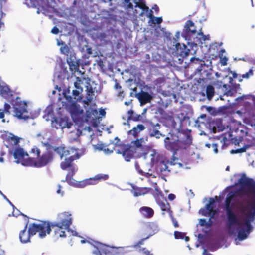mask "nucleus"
Here are the masks:
<instances>
[{
  "instance_id": "f257e3e1",
  "label": "nucleus",
  "mask_w": 255,
  "mask_h": 255,
  "mask_svg": "<svg viewBox=\"0 0 255 255\" xmlns=\"http://www.w3.org/2000/svg\"><path fill=\"white\" fill-rule=\"evenodd\" d=\"M238 183L242 187L248 186L251 188L253 204L249 218L242 222L239 220L235 210L234 204L232 203L235 193L233 192H229L225 199L224 209L227 216L226 225L230 233L236 235L235 241L237 245L239 244V241L245 240L249 237L252 229L250 222L254 220L255 215V181L252 178L247 177L244 173L238 180Z\"/></svg>"
},
{
  "instance_id": "f03ea898",
  "label": "nucleus",
  "mask_w": 255,
  "mask_h": 255,
  "mask_svg": "<svg viewBox=\"0 0 255 255\" xmlns=\"http://www.w3.org/2000/svg\"><path fill=\"white\" fill-rule=\"evenodd\" d=\"M71 223V214L66 212L61 213L58 214L57 221L52 222L51 225L48 222L43 221L29 224L28 232H26V224L24 229L19 233V239L22 243H27L30 241V236L35 235L37 232L39 238H44L47 234H49L51 232V226L59 228V236L61 237H66L65 232L63 231V229L66 230L68 232L71 233L72 235L77 236L78 233L69 229Z\"/></svg>"
},
{
  "instance_id": "7ed1b4c3",
  "label": "nucleus",
  "mask_w": 255,
  "mask_h": 255,
  "mask_svg": "<svg viewBox=\"0 0 255 255\" xmlns=\"http://www.w3.org/2000/svg\"><path fill=\"white\" fill-rule=\"evenodd\" d=\"M171 126L174 128L166 136L164 139V147L167 150L175 152L180 149L185 148L192 142V138L189 130L175 129L176 122L171 120Z\"/></svg>"
},
{
  "instance_id": "20e7f679",
  "label": "nucleus",
  "mask_w": 255,
  "mask_h": 255,
  "mask_svg": "<svg viewBox=\"0 0 255 255\" xmlns=\"http://www.w3.org/2000/svg\"><path fill=\"white\" fill-rule=\"evenodd\" d=\"M132 246L115 247L96 242L93 245L91 255H117L118 253H126L132 251Z\"/></svg>"
},
{
  "instance_id": "39448f33",
  "label": "nucleus",
  "mask_w": 255,
  "mask_h": 255,
  "mask_svg": "<svg viewBox=\"0 0 255 255\" xmlns=\"http://www.w3.org/2000/svg\"><path fill=\"white\" fill-rule=\"evenodd\" d=\"M81 155V154L78 153H76L74 155L65 158L64 161L60 164V167L62 169L65 170L69 168L65 179V181L68 184H73L75 183V180L73 178V176L78 170L77 165L72 164V162L75 159H79Z\"/></svg>"
},
{
  "instance_id": "423d86ee",
  "label": "nucleus",
  "mask_w": 255,
  "mask_h": 255,
  "mask_svg": "<svg viewBox=\"0 0 255 255\" xmlns=\"http://www.w3.org/2000/svg\"><path fill=\"white\" fill-rule=\"evenodd\" d=\"M14 116L20 119L26 120L28 119H34L38 117L39 113L35 112L30 115H26L28 113L27 108V105L24 101H22L20 98L16 97L15 100L12 102Z\"/></svg>"
},
{
  "instance_id": "0eeeda50",
  "label": "nucleus",
  "mask_w": 255,
  "mask_h": 255,
  "mask_svg": "<svg viewBox=\"0 0 255 255\" xmlns=\"http://www.w3.org/2000/svg\"><path fill=\"white\" fill-rule=\"evenodd\" d=\"M53 160L52 153L50 151H46L41 156H39L37 161L31 158H28L26 161L22 163L24 166H33L35 167H42L46 166Z\"/></svg>"
},
{
  "instance_id": "6e6552de",
  "label": "nucleus",
  "mask_w": 255,
  "mask_h": 255,
  "mask_svg": "<svg viewBox=\"0 0 255 255\" xmlns=\"http://www.w3.org/2000/svg\"><path fill=\"white\" fill-rule=\"evenodd\" d=\"M132 1L135 4V9L133 11L135 16L140 18L146 15L149 20H151V17H154L152 10H149L144 0H132Z\"/></svg>"
},
{
  "instance_id": "1a4fd4ad",
  "label": "nucleus",
  "mask_w": 255,
  "mask_h": 255,
  "mask_svg": "<svg viewBox=\"0 0 255 255\" xmlns=\"http://www.w3.org/2000/svg\"><path fill=\"white\" fill-rule=\"evenodd\" d=\"M67 109L71 114V117L75 123L82 122L84 111L76 101L68 102Z\"/></svg>"
},
{
  "instance_id": "9d476101",
  "label": "nucleus",
  "mask_w": 255,
  "mask_h": 255,
  "mask_svg": "<svg viewBox=\"0 0 255 255\" xmlns=\"http://www.w3.org/2000/svg\"><path fill=\"white\" fill-rule=\"evenodd\" d=\"M173 47H170L169 51L174 56H180L184 58L189 55L190 50L187 48L185 44H181L177 42L176 39L174 38H173Z\"/></svg>"
},
{
  "instance_id": "9b49d317",
  "label": "nucleus",
  "mask_w": 255,
  "mask_h": 255,
  "mask_svg": "<svg viewBox=\"0 0 255 255\" xmlns=\"http://www.w3.org/2000/svg\"><path fill=\"white\" fill-rule=\"evenodd\" d=\"M196 32V29L193 22L191 20H188L185 24L184 29L181 35L186 40L188 41L187 44L190 47L192 42H190V41H191L192 38L194 39V37L193 36L195 34Z\"/></svg>"
},
{
  "instance_id": "f8f14e48",
  "label": "nucleus",
  "mask_w": 255,
  "mask_h": 255,
  "mask_svg": "<svg viewBox=\"0 0 255 255\" xmlns=\"http://www.w3.org/2000/svg\"><path fill=\"white\" fill-rule=\"evenodd\" d=\"M151 155L152 156L151 160V163L153 165L157 164L156 171L158 174L164 176L170 172V170L168 169V167L164 161H160V157L158 154H152Z\"/></svg>"
},
{
  "instance_id": "ddd939ff",
  "label": "nucleus",
  "mask_w": 255,
  "mask_h": 255,
  "mask_svg": "<svg viewBox=\"0 0 255 255\" xmlns=\"http://www.w3.org/2000/svg\"><path fill=\"white\" fill-rule=\"evenodd\" d=\"M72 123L69 122V118L64 117H54L51 123V127L56 129L61 128L62 130L65 128H70Z\"/></svg>"
},
{
  "instance_id": "4468645a",
  "label": "nucleus",
  "mask_w": 255,
  "mask_h": 255,
  "mask_svg": "<svg viewBox=\"0 0 255 255\" xmlns=\"http://www.w3.org/2000/svg\"><path fill=\"white\" fill-rule=\"evenodd\" d=\"M226 78L229 79L230 84H224L222 90L224 92V95L232 96L237 92L238 89H240V84L233 83V80L231 77L226 76Z\"/></svg>"
},
{
  "instance_id": "2eb2a0df",
  "label": "nucleus",
  "mask_w": 255,
  "mask_h": 255,
  "mask_svg": "<svg viewBox=\"0 0 255 255\" xmlns=\"http://www.w3.org/2000/svg\"><path fill=\"white\" fill-rule=\"evenodd\" d=\"M161 128V125L159 123L154 124L151 122L148 128V133L150 137H155L159 139L161 137H164L165 135L162 134L159 129Z\"/></svg>"
},
{
  "instance_id": "dca6fc26",
  "label": "nucleus",
  "mask_w": 255,
  "mask_h": 255,
  "mask_svg": "<svg viewBox=\"0 0 255 255\" xmlns=\"http://www.w3.org/2000/svg\"><path fill=\"white\" fill-rule=\"evenodd\" d=\"M20 138L11 133H8L4 136V144L7 148L17 145L19 143Z\"/></svg>"
},
{
  "instance_id": "f3484780",
  "label": "nucleus",
  "mask_w": 255,
  "mask_h": 255,
  "mask_svg": "<svg viewBox=\"0 0 255 255\" xmlns=\"http://www.w3.org/2000/svg\"><path fill=\"white\" fill-rule=\"evenodd\" d=\"M13 155L15 158V163L19 164L21 163L26 160H24L23 158L25 156H28V154L25 152L22 148L17 147L16 148L13 153Z\"/></svg>"
},
{
  "instance_id": "a211bd4d",
  "label": "nucleus",
  "mask_w": 255,
  "mask_h": 255,
  "mask_svg": "<svg viewBox=\"0 0 255 255\" xmlns=\"http://www.w3.org/2000/svg\"><path fill=\"white\" fill-rule=\"evenodd\" d=\"M82 91H80L75 89L72 90V95H67L66 93H64V97L67 102L80 101L83 96L82 94Z\"/></svg>"
},
{
  "instance_id": "6ab92c4d",
  "label": "nucleus",
  "mask_w": 255,
  "mask_h": 255,
  "mask_svg": "<svg viewBox=\"0 0 255 255\" xmlns=\"http://www.w3.org/2000/svg\"><path fill=\"white\" fill-rule=\"evenodd\" d=\"M134 149H131V145H124L122 148V156L127 162L130 161L133 157Z\"/></svg>"
},
{
  "instance_id": "aec40b11",
  "label": "nucleus",
  "mask_w": 255,
  "mask_h": 255,
  "mask_svg": "<svg viewBox=\"0 0 255 255\" xmlns=\"http://www.w3.org/2000/svg\"><path fill=\"white\" fill-rule=\"evenodd\" d=\"M156 201L157 204L159 205L162 211V215H164L166 212H168L169 215L171 214V211L170 210V205L166 199L162 198V199H161L160 198H157Z\"/></svg>"
},
{
  "instance_id": "412c9836",
  "label": "nucleus",
  "mask_w": 255,
  "mask_h": 255,
  "mask_svg": "<svg viewBox=\"0 0 255 255\" xmlns=\"http://www.w3.org/2000/svg\"><path fill=\"white\" fill-rule=\"evenodd\" d=\"M210 38L209 35H205L202 32L198 33L197 36L194 38V41L191 43V47L196 46L197 43L202 44L203 42L206 40H209Z\"/></svg>"
},
{
  "instance_id": "4be33fe9",
  "label": "nucleus",
  "mask_w": 255,
  "mask_h": 255,
  "mask_svg": "<svg viewBox=\"0 0 255 255\" xmlns=\"http://www.w3.org/2000/svg\"><path fill=\"white\" fill-rule=\"evenodd\" d=\"M176 120L179 122L180 126L187 127L190 125V118L186 114L180 113L177 114Z\"/></svg>"
},
{
  "instance_id": "5701e85b",
  "label": "nucleus",
  "mask_w": 255,
  "mask_h": 255,
  "mask_svg": "<svg viewBox=\"0 0 255 255\" xmlns=\"http://www.w3.org/2000/svg\"><path fill=\"white\" fill-rule=\"evenodd\" d=\"M140 214L146 218H150L154 215V210L150 207L143 206L139 209Z\"/></svg>"
},
{
  "instance_id": "b1692460",
  "label": "nucleus",
  "mask_w": 255,
  "mask_h": 255,
  "mask_svg": "<svg viewBox=\"0 0 255 255\" xmlns=\"http://www.w3.org/2000/svg\"><path fill=\"white\" fill-rule=\"evenodd\" d=\"M149 189L146 187H132L131 193L134 197H138L146 194L149 192Z\"/></svg>"
},
{
  "instance_id": "393cba45",
  "label": "nucleus",
  "mask_w": 255,
  "mask_h": 255,
  "mask_svg": "<svg viewBox=\"0 0 255 255\" xmlns=\"http://www.w3.org/2000/svg\"><path fill=\"white\" fill-rule=\"evenodd\" d=\"M76 58L74 55H70L67 57V62L69 66V68L72 71H76L78 70V65L75 61Z\"/></svg>"
},
{
  "instance_id": "a878e982",
  "label": "nucleus",
  "mask_w": 255,
  "mask_h": 255,
  "mask_svg": "<svg viewBox=\"0 0 255 255\" xmlns=\"http://www.w3.org/2000/svg\"><path fill=\"white\" fill-rule=\"evenodd\" d=\"M0 94L6 99L12 96L11 91L9 88L6 85H1L0 84Z\"/></svg>"
},
{
  "instance_id": "bb28decb",
  "label": "nucleus",
  "mask_w": 255,
  "mask_h": 255,
  "mask_svg": "<svg viewBox=\"0 0 255 255\" xmlns=\"http://www.w3.org/2000/svg\"><path fill=\"white\" fill-rule=\"evenodd\" d=\"M137 95L140 102L146 103L150 102L151 100V95L147 92L142 91L141 93L138 94Z\"/></svg>"
},
{
  "instance_id": "cd10ccee",
  "label": "nucleus",
  "mask_w": 255,
  "mask_h": 255,
  "mask_svg": "<svg viewBox=\"0 0 255 255\" xmlns=\"http://www.w3.org/2000/svg\"><path fill=\"white\" fill-rule=\"evenodd\" d=\"M145 127L142 124H138L136 127H134L133 128L128 131V133L132 135L134 137L137 136L138 133L143 130Z\"/></svg>"
},
{
  "instance_id": "c85d7f7f",
  "label": "nucleus",
  "mask_w": 255,
  "mask_h": 255,
  "mask_svg": "<svg viewBox=\"0 0 255 255\" xmlns=\"http://www.w3.org/2000/svg\"><path fill=\"white\" fill-rule=\"evenodd\" d=\"M109 176L108 174H98L95 175L93 178H90V180L91 183H96L97 184L98 181H105L108 179Z\"/></svg>"
},
{
  "instance_id": "c756f323",
  "label": "nucleus",
  "mask_w": 255,
  "mask_h": 255,
  "mask_svg": "<svg viewBox=\"0 0 255 255\" xmlns=\"http://www.w3.org/2000/svg\"><path fill=\"white\" fill-rule=\"evenodd\" d=\"M148 228L149 230L151 231L148 236L149 237L154 235L159 231L158 225L155 222L149 223L148 224Z\"/></svg>"
},
{
  "instance_id": "7c9ffc66",
  "label": "nucleus",
  "mask_w": 255,
  "mask_h": 255,
  "mask_svg": "<svg viewBox=\"0 0 255 255\" xmlns=\"http://www.w3.org/2000/svg\"><path fill=\"white\" fill-rule=\"evenodd\" d=\"M91 184H96V183H91V181L89 179L85 180L83 181L82 182H80L77 183L76 180H75V183L73 184H69L70 185L78 187V188H83L85 187L87 185H91Z\"/></svg>"
},
{
  "instance_id": "2f4dec72",
  "label": "nucleus",
  "mask_w": 255,
  "mask_h": 255,
  "mask_svg": "<svg viewBox=\"0 0 255 255\" xmlns=\"http://www.w3.org/2000/svg\"><path fill=\"white\" fill-rule=\"evenodd\" d=\"M41 8V12L43 14L46 16H48L49 17L51 16V14L52 13V11L53 10V8L52 7L49 5H46L42 6Z\"/></svg>"
},
{
  "instance_id": "473e14b6",
  "label": "nucleus",
  "mask_w": 255,
  "mask_h": 255,
  "mask_svg": "<svg viewBox=\"0 0 255 255\" xmlns=\"http://www.w3.org/2000/svg\"><path fill=\"white\" fill-rule=\"evenodd\" d=\"M54 117H55L53 116V111L49 109H46L45 111V114L43 116V118L45 121H51V122H52V120H53Z\"/></svg>"
},
{
  "instance_id": "72a5a7b5",
  "label": "nucleus",
  "mask_w": 255,
  "mask_h": 255,
  "mask_svg": "<svg viewBox=\"0 0 255 255\" xmlns=\"http://www.w3.org/2000/svg\"><path fill=\"white\" fill-rule=\"evenodd\" d=\"M213 222L211 219H209L208 221L205 219H200L199 220V224L201 226H206L207 228H209L212 225Z\"/></svg>"
},
{
  "instance_id": "f704fd0d",
  "label": "nucleus",
  "mask_w": 255,
  "mask_h": 255,
  "mask_svg": "<svg viewBox=\"0 0 255 255\" xmlns=\"http://www.w3.org/2000/svg\"><path fill=\"white\" fill-rule=\"evenodd\" d=\"M206 118V114H202L199 117H198L197 120L195 121L196 126H198V127L200 126V124L205 125Z\"/></svg>"
},
{
  "instance_id": "c9c22d12",
  "label": "nucleus",
  "mask_w": 255,
  "mask_h": 255,
  "mask_svg": "<svg viewBox=\"0 0 255 255\" xmlns=\"http://www.w3.org/2000/svg\"><path fill=\"white\" fill-rule=\"evenodd\" d=\"M190 61L192 62H194V61H196L197 62H200L201 63L200 64V66L199 67H198V68H197L196 69V70L199 72L200 74H201V71L203 70L202 69V68L203 67H205V64H204V61H200L199 58H196L195 57H192L190 59Z\"/></svg>"
},
{
  "instance_id": "e433bc0d",
  "label": "nucleus",
  "mask_w": 255,
  "mask_h": 255,
  "mask_svg": "<svg viewBox=\"0 0 255 255\" xmlns=\"http://www.w3.org/2000/svg\"><path fill=\"white\" fill-rule=\"evenodd\" d=\"M206 91L208 99L209 100L211 99L214 95V87L211 85H208L206 88Z\"/></svg>"
},
{
  "instance_id": "4c0bfd02",
  "label": "nucleus",
  "mask_w": 255,
  "mask_h": 255,
  "mask_svg": "<svg viewBox=\"0 0 255 255\" xmlns=\"http://www.w3.org/2000/svg\"><path fill=\"white\" fill-rule=\"evenodd\" d=\"M128 120L138 121L140 116L135 114L133 111L130 110L128 111Z\"/></svg>"
},
{
  "instance_id": "58836bf2",
  "label": "nucleus",
  "mask_w": 255,
  "mask_h": 255,
  "mask_svg": "<svg viewBox=\"0 0 255 255\" xmlns=\"http://www.w3.org/2000/svg\"><path fill=\"white\" fill-rule=\"evenodd\" d=\"M162 17H151V20H149V22L151 23V25L152 24H157L158 25H160L162 22Z\"/></svg>"
},
{
  "instance_id": "ea45409f",
  "label": "nucleus",
  "mask_w": 255,
  "mask_h": 255,
  "mask_svg": "<svg viewBox=\"0 0 255 255\" xmlns=\"http://www.w3.org/2000/svg\"><path fill=\"white\" fill-rule=\"evenodd\" d=\"M82 84H83V82L80 79V78L77 77L76 81L74 82V88L76 90L83 92V88L81 86Z\"/></svg>"
},
{
  "instance_id": "a19ab883",
  "label": "nucleus",
  "mask_w": 255,
  "mask_h": 255,
  "mask_svg": "<svg viewBox=\"0 0 255 255\" xmlns=\"http://www.w3.org/2000/svg\"><path fill=\"white\" fill-rule=\"evenodd\" d=\"M52 148L54 151H55L60 156L61 159L63 157V152L65 147L52 146Z\"/></svg>"
},
{
  "instance_id": "79ce46f5",
  "label": "nucleus",
  "mask_w": 255,
  "mask_h": 255,
  "mask_svg": "<svg viewBox=\"0 0 255 255\" xmlns=\"http://www.w3.org/2000/svg\"><path fill=\"white\" fill-rule=\"evenodd\" d=\"M205 146L208 148H213V152L215 154H217L218 152L217 143H206Z\"/></svg>"
},
{
  "instance_id": "37998d69",
  "label": "nucleus",
  "mask_w": 255,
  "mask_h": 255,
  "mask_svg": "<svg viewBox=\"0 0 255 255\" xmlns=\"http://www.w3.org/2000/svg\"><path fill=\"white\" fill-rule=\"evenodd\" d=\"M142 139H137L135 141H132L129 145H131V149H133V147L140 148L142 146Z\"/></svg>"
},
{
  "instance_id": "c03bdc74",
  "label": "nucleus",
  "mask_w": 255,
  "mask_h": 255,
  "mask_svg": "<svg viewBox=\"0 0 255 255\" xmlns=\"http://www.w3.org/2000/svg\"><path fill=\"white\" fill-rule=\"evenodd\" d=\"M82 50L84 52H85V57L88 58L90 55L92 54V50L91 48L89 47L87 45H85L82 48Z\"/></svg>"
},
{
  "instance_id": "a18cd8bd",
  "label": "nucleus",
  "mask_w": 255,
  "mask_h": 255,
  "mask_svg": "<svg viewBox=\"0 0 255 255\" xmlns=\"http://www.w3.org/2000/svg\"><path fill=\"white\" fill-rule=\"evenodd\" d=\"M251 147V145H249V144H247V145H244L243 147L240 148V149H238L237 150H232L231 153H243V152H244L246 151L247 149H249L250 147Z\"/></svg>"
},
{
  "instance_id": "49530a36",
  "label": "nucleus",
  "mask_w": 255,
  "mask_h": 255,
  "mask_svg": "<svg viewBox=\"0 0 255 255\" xmlns=\"http://www.w3.org/2000/svg\"><path fill=\"white\" fill-rule=\"evenodd\" d=\"M174 237L176 239H183L185 237V234L183 232H179V231H175L174 232Z\"/></svg>"
},
{
  "instance_id": "de8ad7c7",
  "label": "nucleus",
  "mask_w": 255,
  "mask_h": 255,
  "mask_svg": "<svg viewBox=\"0 0 255 255\" xmlns=\"http://www.w3.org/2000/svg\"><path fill=\"white\" fill-rule=\"evenodd\" d=\"M60 50L61 53L68 56L69 51V49L67 46L65 45L64 46H62L60 48Z\"/></svg>"
},
{
  "instance_id": "09e8293b",
  "label": "nucleus",
  "mask_w": 255,
  "mask_h": 255,
  "mask_svg": "<svg viewBox=\"0 0 255 255\" xmlns=\"http://www.w3.org/2000/svg\"><path fill=\"white\" fill-rule=\"evenodd\" d=\"M149 237L147 236L146 238H143L141 239L140 241H139L136 244H135L134 245H132V247L133 248H137V247L139 246L140 245H143L144 244V241L147 239Z\"/></svg>"
},
{
  "instance_id": "8fccbe9b",
  "label": "nucleus",
  "mask_w": 255,
  "mask_h": 255,
  "mask_svg": "<svg viewBox=\"0 0 255 255\" xmlns=\"http://www.w3.org/2000/svg\"><path fill=\"white\" fill-rule=\"evenodd\" d=\"M206 209L205 207L200 209L199 211V213L204 216H209L211 214V213L209 212V211H208V210H206Z\"/></svg>"
},
{
  "instance_id": "3c124183",
  "label": "nucleus",
  "mask_w": 255,
  "mask_h": 255,
  "mask_svg": "<svg viewBox=\"0 0 255 255\" xmlns=\"http://www.w3.org/2000/svg\"><path fill=\"white\" fill-rule=\"evenodd\" d=\"M124 5L127 8L133 9V5L130 2V0H124Z\"/></svg>"
},
{
  "instance_id": "603ef678",
  "label": "nucleus",
  "mask_w": 255,
  "mask_h": 255,
  "mask_svg": "<svg viewBox=\"0 0 255 255\" xmlns=\"http://www.w3.org/2000/svg\"><path fill=\"white\" fill-rule=\"evenodd\" d=\"M135 168L137 171L141 175H144L146 173L144 172L142 170L140 169V166L137 162L135 163Z\"/></svg>"
},
{
  "instance_id": "864d4df0",
  "label": "nucleus",
  "mask_w": 255,
  "mask_h": 255,
  "mask_svg": "<svg viewBox=\"0 0 255 255\" xmlns=\"http://www.w3.org/2000/svg\"><path fill=\"white\" fill-rule=\"evenodd\" d=\"M252 75H253V70L252 69H250L248 72H247L245 74H244L242 75V78L248 79Z\"/></svg>"
},
{
  "instance_id": "5fc2aeb1",
  "label": "nucleus",
  "mask_w": 255,
  "mask_h": 255,
  "mask_svg": "<svg viewBox=\"0 0 255 255\" xmlns=\"http://www.w3.org/2000/svg\"><path fill=\"white\" fill-rule=\"evenodd\" d=\"M10 108H11V106L9 104L5 103L4 105V110H3L4 112L6 114H9L10 113L9 109H10Z\"/></svg>"
},
{
  "instance_id": "6e6d98bb",
  "label": "nucleus",
  "mask_w": 255,
  "mask_h": 255,
  "mask_svg": "<svg viewBox=\"0 0 255 255\" xmlns=\"http://www.w3.org/2000/svg\"><path fill=\"white\" fill-rule=\"evenodd\" d=\"M139 251H142V252L146 255H153L152 254L150 253V252L146 248H140Z\"/></svg>"
},
{
  "instance_id": "4d7b16f0",
  "label": "nucleus",
  "mask_w": 255,
  "mask_h": 255,
  "mask_svg": "<svg viewBox=\"0 0 255 255\" xmlns=\"http://www.w3.org/2000/svg\"><path fill=\"white\" fill-rule=\"evenodd\" d=\"M104 145L102 143L97 144V145H95V148L100 151H103L104 149Z\"/></svg>"
},
{
  "instance_id": "13d9d810",
  "label": "nucleus",
  "mask_w": 255,
  "mask_h": 255,
  "mask_svg": "<svg viewBox=\"0 0 255 255\" xmlns=\"http://www.w3.org/2000/svg\"><path fill=\"white\" fill-rule=\"evenodd\" d=\"M112 143L114 144L116 146H121V145L120 140L117 137L115 138L114 141H113L112 142Z\"/></svg>"
},
{
  "instance_id": "bf43d9fd",
  "label": "nucleus",
  "mask_w": 255,
  "mask_h": 255,
  "mask_svg": "<svg viewBox=\"0 0 255 255\" xmlns=\"http://www.w3.org/2000/svg\"><path fill=\"white\" fill-rule=\"evenodd\" d=\"M205 208L206 209V210H208V211H209V212L211 213V212L212 211H213V209L214 208V206H212V205L208 203L205 206Z\"/></svg>"
},
{
  "instance_id": "052dcab7",
  "label": "nucleus",
  "mask_w": 255,
  "mask_h": 255,
  "mask_svg": "<svg viewBox=\"0 0 255 255\" xmlns=\"http://www.w3.org/2000/svg\"><path fill=\"white\" fill-rule=\"evenodd\" d=\"M20 214H21V215L24 216V215L23 214L20 213V211L18 209H17V208L14 209L13 212H12V214H13V216L17 217Z\"/></svg>"
},
{
  "instance_id": "680f3d73",
  "label": "nucleus",
  "mask_w": 255,
  "mask_h": 255,
  "mask_svg": "<svg viewBox=\"0 0 255 255\" xmlns=\"http://www.w3.org/2000/svg\"><path fill=\"white\" fill-rule=\"evenodd\" d=\"M31 151L33 153H36L37 156H39L40 154V151L39 149H38V148L34 147V148H32L31 150Z\"/></svg>"
},
{
  "instance_id": "e2e57ef3",
  "label": "nucleus",
  "mask_w": 255,
  "mask_h": 255,
  "mask_svg": "<svg viewBox=\"0 0 255 255\" xmlns=\"http://www.w3.org/2000/svg\"><path fill=\"white\" fill-rule=\"evenodd\" d=\"M170 217L172 219V223H173V224L174 225V226L175 227H178V222L173 217V216H172V214H171L170 215H169Z\"/></svg>"
},
{
  "instance_id": "0e129e2a",
  "label": "nucleus",
  "mask_w": 255,
  "mask_h": 255,
  "mask_svg": "<svg viewBox=\"0 0 255 255\" xmlns=\"http://www.w3.org/2000/svg\"><path fill=\"white\" fill-rule=\"evenodd\" d=\"M51 32L54 34H57L59 32V30L56 26H54L52 29Z\"/></svg>"
},
{
  "instance_id": "69168bd1",
  "label": "nucleus",
  "mask_w": 255,
  "mask_h": 255,
  "mask_svg": "<svg viewBox=\"0 0 255 255\" xmlns=\"http://www.w3.org/2000/svg\"><path fill=\"white\" fill-rule=\"evenodd\" d=\"M227 60H228V58L226 57H224L222 58V60L221 61V63L222 65H223V66L226 65L227 64Z\"/></svg>"
},
{
  "instance_id": "338daca9",
  "label": "nucleus",
  "mask_w": 255,
  "mask_h": 255,
  "mask_svg": "<svg viewBox=\"0 0 255 255\" xmlns=\"http://www.w3.org/2000/svg\"><path fill=\"white\" fill-rule=\"evenodd\" d=\"M204 238V236L202 234H199L198 235V240L200 243L202 244L203 243V239Z\"/></svg>"
},
{
  "instance_id": "774afa93",
  "label": "nucleus",
  "mask_w": 255,
  "mask_h": 255,
  "mask_svg": "<svg viewBox=\"0 0 255 255\" xmlns=\"http://www.w3.org/2000/svg\"><path fill=\"white\" fill-rule=\"evenodd\" d=\"M103 151L106 154H111L113 152V150H110L109 148H104Z\"/></svg>"
}]
</instances>
